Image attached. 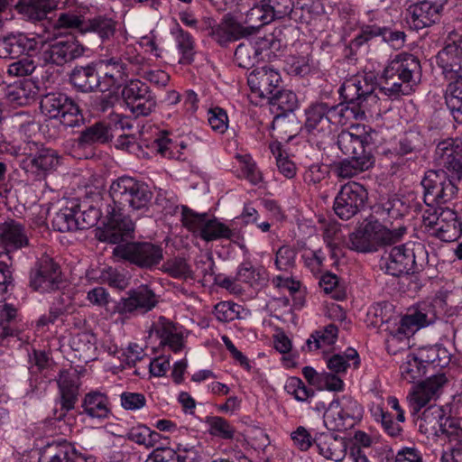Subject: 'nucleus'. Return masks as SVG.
Returning a JSON list of instances; mask_svg holds the SVG:
<instances>
[{
	"label": "nucleus",
	"instance_id": "1",
	"mask_svg": "<svg viewBox=\"0 0 462 462\" xmlns=\"http://www.w3.org/2000/svg\"><path fill=\"white\" fill-rule=\"evenodd\" d=\"M114 205L106 208V222L97 229L96 236L102 242L118 244L132 238L134 222L123 213L128 207L134 210L145 208L152 199V192L143 182L132 177L123 176L114 180L109 189Z\"/></svg>",
	"mask_w": 462,
	"mask_h": 462
},
{
	"label": "nucleus",
	"instance_id": "2",
	"mask_svg": "<svg viewBox=\"0 0 462 462\" xmlns=\"http://www.w3.org/2000/svg\"><path fill=\"white\" fill-rule=\"evenodd\" d=\"M41 51L44 64L62 66L84 54L85 48L75 39L43 44L39 38L24 33H10L0 38V59L14 60L22 54H32Z\"/></svg>",
	"mask_w": 462,
	"mask_h": 462
},
{
	"label": "nucleus",
	"instance_id": "3",
	"mask_svg": "<svg viewBox=\"0 0 462 462\" xmlns=\"http://www.w3.org/2000/svg\"><path fill=\"white\" fill-rule=\"evenodd\" d=\"M347 104L328 105L330 125H345L351 118H363L378 107L379 97L373 75H356L346 79L338 89Z\"/></svg>",
	"mask_w": 462,
	"mask_h": 462
},
{
	"label": "nucleus",
	"instance_id": "4",
	"mask_svg": "<svg viewBox=\"0 0 462 462\" xmlns=\"http://www.w3.org/2000/svg\"><path fill=\"white\" fill-rule=\"evenodd\" d=\"M420 65L418 59L410 53H400L389 61L383 69V83L376 90L395 98L400 95H409L419 83Z\"/></svg>",
	"mask_w": 462,
	"mask_h": 462
},
{
	"label": "nucleus",
	"instance_id": "5",
	"mask_svg": "<svg viewBox=\"0 0 462 462\" xmlns=\"http://www.w3.org/2000/svg\"><path fill=\"white\" fill-rule=\"evenodd\" d=\"M178 209L179 207H176V210ZM180 209L183 226L192 232L194 236L206 242L230 240L241 249H245L244 237L240 232L232 229L217 218L209 217L207 213H196L186 206H181Z\"/></svg>",
	"mask_w": 462,
	"mask_h": 462
},
{
	"label": "nucleus",
	"instance_id": "6",
	"mask_svg": "<svg viewBox=\"0 0 462 462\" xmlns=\"http://www.w3.org/2000/svg\"><path fill=\"white\" fill-rule=\"evenodd\" d=\"M405 232L402 224L390 228L379 221H369L349 235L347 246L358 253H373L383 245L397 242Z\"/></svg>",
	"mask_w": 462,
	"mask_h": 462
},
{
	"label": "nucleus",
	"instance_id": "7",
	"mask_svg": "<svg viewBox=\"0 0 462 462\" xmlns=\"http://www.w3.org/2000/svg\"><path fill=\"white\" fill-rule=\"evenodd\" d=\"M422 226L432 236L443 242L457 240L462 234V223L456 211L449 208H425L421 215Z\"/></svg>",
	"mask_w": 462,
	"mask_h": 462
},
{
	"label": "nucleus",
	"instance_id": "8",
	"mask_svg": "<svg viewBox=\"0 0 462 462\" xmlns=\"http://www.w3.org/2000/svg\"><path fill=\"white\" fill-rule=\"evenodd\" d=\"M19 165L27 175L42 180L56 171L60 165V156L55 150L32 143L22 154Z\"/></svg>",
	"mask_w": 462,
	"mask_h": 462
},
{
	"label": "nucleus",
	"instance_id": "9",
	"mask_svg": "<svg viewBox=\"0 0 462 462\" xmlns=\"http://www.w3.org/2000/svg\"><path fill=\"white\" fill-rule=\"evenodd\" d=\"M42 114L51 119H57L65 127H79L84 124V117L79 106L63 93H49L41 100Z\"/></svg>",
	"mask_w": 462,
	"mask_h": 462
},
{
	"label": "nucleus",
	"instance_id": "10",
	"mask_svg": "<svg viewBox=\"0 0 462 462\" xmlns=\"http://www.w3.org/2000/svg\"><path fill=\"white\" fill-rule=\"evenodd\" d=\"M426 208L445 204L453 199L457 192L455 183L443 170H430L421 180Z\"/></svg>",
	"mask_w": 462,
	"mask_h": 462
},
{
	"label": "nucleus",
	"instance_id": "11",
	"mask_svg": "<svg viewBox=\"0 0 462 462\" xmlns=\"http://www.w3.org/2000/svg\"><path fill=\"white\" fill-rule=\"evenodd\" d=\"M113 254L138 267L152 269L163 258L162 248L149 242H131L116 245Z\"/></svg>",
	"mask_w": 462,
	"mask_h": 462
},
{
	"label": "nucleus",
	"instance_id": "12",
	"mask_svg": "<svg viewBox=\"0 0 462 462\" xmlns=\"http://www.w3.org/2000/svg\"><path fill=\"white\" fill-rule=\"evenodd\" d=\"M436 61L448 80H453L462 75V33L451 30L447 33L444 46L437 56Z\"/></svg>",
	"mask_w": 462,
	"mask_h": 462
},
{
	"label": "nucleus",
	"instance_id": "13",
	"mask_svg": "<svg viewBox=\"0 0 462 462\" xmlns=\"http://www.w3.org/2000/svg\"><path fill=\"white\" fill-rule=\"evenodd\" d=\"M366 200V189L357 182H348L336 196L333 208L338 217L348 220L360 212Z\"/></svg>",
	"mask_w": 462,
	"mask_h": 462
},
{
	"label": "nucleus",
	"instance_id": "14",
	"mask_svg": "<svg viewBox=\"0 0 462 462\" xmlns=\"http://www.w3.org/2000/svg\"><path fill=\"white\" fill-rule=\"evenodd\" d=\"M61 283L60 267L48 255H43L31 270L30 287L33 291L51 292L58 290Z\"/></svg>",
	"mask_w": 462,
	"mask_h": 462
},
{
	"label": "nucleus",
	"instance_id": "15",
	"mask_svg": "<svg viewBox=\"0 0 462 462\" xmlns=\"http://www.w3.org/2000/svg\"><path fill=\"white\" fill-rule=\"evenodd\" d=\"M95 64L101 80V92L118 89L127 82L128 64L118 61L108 52L104 59H100Z\"/></svg>",
	"mask_w": 462,
	"mask_h": 462
},
{
	"label": "nucleus",
	"instance_id": "16",
	"mask_svg": "<svg viewBox=\"0 0 462 462\" xmlns=\"http://www.w3.org/2000/svg\"><path fill=\"white\" fill-rule=\"evenodd\" d=\"M370 139L365 125H353L337 135V144L342 153L348 157L372 156L367 150Z\"/></svg>",
	"mask_w": 462,
	"mask_h": 462
},
{
	"label": "nucleus",
	"instance_id": "17",
	"mask_svg": "<svg viewBox=\"0 0 462 462\" xmlns=\"http://www.w3.org/2000/svg\"><path fill=\"white\" fill-rule=\"evenodd\" d=\"M328 113L326 103L313 104L305 111L304 128L310 136L317 139L318 145L325 143L327 140H332V127Z\"/></svg>",
	"mask_w": 462,
	"mask_h": 462
},
{
	"label": "nucleus",
	"instance_id": "18",
	"mask_svg": "<svg viewBox=\"0 0 462 462\" xmlns=\"http://www.w3.org/2000/svg\"><path fill=\"white\" fill-rule=\"evenodd\" d=\"M131 110L137 116H148L156 106L155 98L152 96L149 87L141 80L134 79L128 82L122 91Z\"/></svg>",
	"mask_w": 462,
	"mask_h": 462
},
{
	"label": "nucleus",
	"instance_id": "19",
	"mask_svg": "<svg viewBox=\"0 0 462 462\" xmlns=\"http://www.w3.org/2000/svg\"><path fill=\"white\" fill-rule=\"evenodd\" d=\"M39 462H97L94 456L78 450L67 441L52 442L44 446Z\"/></svg>",
	"mask_w": 462,
	"mask_h": 462
},
{
	"label": "nucleus",
	"instance_id": "20",
	"mask_svg": "<svg viewBox=\"0 0 462 462\" xmlns=\"http://www.w3.org/2000/svg\"><path fill=\"white\" fill-rule=\"evenodd\" d=\"M434 161L439 167L447 169L453 177H462V143L459 140L447 139L438 143Z\"/></svg>",
	"mask_w": 462,
	"mask_h": 462
},
{
	"label": "nucleus",
	"instance_id": "21",
	"mask_svg": "<svg viewBox=\"0 0 462 462\" xmlns=\"http://www.w3.org/2000/svg\"><path fill=\"white\" fill-rule=\"evenodd\" d=\"M157 304L154 292L148 286H140L127 292V297L122 298L116 305L119 314L145 313Z\"/></svg>",
	"mask_w": 462,
	"mask_h": 462
},
{
	"label": "nucleus",
	"instance_id": "22",
	"mask_svg": "<svg viewBox=\"0 0 462 462\" xmlns=\"http://www.w3.org/2000/svg\"><path fill=\"white\" fill-rule=\"evenodd\" d=\"M58 385L60 394V409L54 408L53 419L61 420L65 418L67 412L75 406L79 394V376L74 373L62 371L58 379Z\"/></svg>",
	"mask_w": 462,
	"mask_h": 462
},
{
	"label": "nucleus",
	"instance_id": "23",
	"mask_svg": "<svg viewBox=\"0 0 462 462\" xmlns=\"http://www.w3.org/2000/svg\"><path fill=\"white\" fill-rule=\"evenodd\" d=\"M445 383V375L438 374L430 376L425 382L415 386L408 396L412 413L419 412L431 400L435 399Z\"/></svg>",
	"mask_w": 462,
	"mask_h": 462
},
{
	"label": "nucleus",
	"instance_id": "24",
	"mask_svg": "<svg viewBox=\"0 0 462 462\" xmlns=\"http://www.w3.org/2000/svg\"><path fill=\"white\" fill-rule=\"evenodd\" d=\"M281 75L271 67H262L254 69L247 78V83L252 92L260 97L269 98L279 88Z\"/></svg>",
	"mask_w": 462,
	"mask_h": 462
},
{
	"label": "nucleus",
	"instance_id": "25",
	"mask_svg": "<svg viewBox=\"0 0 462 462\" xmlns=\"http://www.w3.org/2000/svg\"><path fill=\"white\" fill-rule=\"evenodd\" d=\"M385 272L393 276H401L415 272V254L406 245L393 247L383 259Z\"/></svg>",
	"mask_w": 462,
	"mask_h": 462
},
{
	"label": "nucleus",
	"instance_id": "26",
	"mask_svg": "<svg viewBox=\"0 0 462 462\" xmlns=\"http://www.w3.org/2000/svg\"><path fill=\"white\" fill-rule=\"evenodd\" d=\"M201 30H209L208 34L220 45L237 40L242 35V27L232 18H224L219 23L207 17Z\"/></svg>",
	"mask_w": 462,
	"mask_h": 462
},
{
	"label": "nucleus",
	"instance_id": "27",
	"mask_svg": "<svg viewBox=\"0 0 462 462\" xmlns=\"http://www.w3.org/2000/svg\"><path fill=\"white\" fill-rule=\"evenodd\" d=\"M81 407L82 413L93 420H105L111 414L109 399L99 391L88 393L82 400Z\"/></svg>",
	"mask_w": 462,
	"mask_h": 462
},
{
	"label": "nucleus",
	"instance_id": "28",
	"mask_svg": "<svg viewBox=\"0 0 462 462\" xmlns=\"http://www.w3.org/2000/svg\"><path fill=\"white\" fill-rule=\"evenodd\" d=\"M156 336L160 338V344L168 346L172 352L177 353L184 347V338L176 326L164 317H160L153 324Z\"/></svg>",
	"mask_w": 462,
	"mask_h": 462
},
{
	"label": "nucleus",
	"instance_id": "29",
	"mask_svg": "<svg viewBox=\"0 0 462 462\" xmlns=\"http://www.w3.org/2000/svg\"><path fill=\"white\" fill-rule=\"evenodd\" d=\"M69 80L75 88L82 92H90L95 89L101 91V80L95 63L74 69Z\"/></svg>",
	"mask_w": 462,
	"mask_h": 462
},
{
	"label": "nucleus",
	"instance_id": "30",
	"mask_svg": "<svg viewBox=\"0 0 462 462\" xmlns=\"http://www.w3.org/2000/svg\"><path fill=\"white\" fill-rule=\"evenodd\" d=\"M314 444L319 453L325 458L338 462L345 457V443L342 439L328 433L317 434Z\"/></svg>",
	"mask_w": 462,
	"mask_h": 462
},
{
	"label": "nucleus",
	"instance_id": "31",
	"mask_svg": "<svg viewBox=\"0 0 462 462\" xmlns=\"http://www.w3.org/2000/svg\"><path fill=\"white\" fill-rule=\"evenodd\" d=\"M429 324L427 315L420 310H414L402 318L400 325L396 331L391 335L388 342L394 343L402 339H407L418 329Z\"/></svg>",
	"mask_w": 462,
	"mask_h": 462
},
{
	"label": "nucleus",
	"instance_id": "32",
	"mask_svg": "<svg viewBox=\"0 0 462 462\" xmlns=\"http://www.w3.org/2000/svg\"><path fill=\"white\" fill-rule=\"evenodd\" d=\"M57 4L56 0H21L16 9L28 20L41 21L57 7Z\"/></svg>",
	"mask_w": 462,
	"mask_h": 462
},
{
	"label": "nucleus",
	"instance_id": "33",
	"mask_svg": "<svg viewBox=\"0 0 462 462\" xmlns=\"http://www.w3.org/2000/svg\"><path fill=\"white\" fill-rule=\"evenodd\" d=\"M248 5L244 20L248 28L256 30L273 21L265 0H249Z\"/></svg>",
	"mask_w": 462,
	"mask_h": 462
},
{
	"label": "nucleus",
	"instance_id": "34",
	"mask_svg": "<svg viewBox=\"0 0 462 462\" xmlns=\"http://www.w3.org/2000/svg\"><path fill=\"white\" fill-rule=\"evenodd\" d=\"M112 137L110 127L103 122H97L80 133L77 144L79 148H85L94 143H107Z\"/></svg>",
	"mask_w": 462,
	"mask_h": 462
},
{
	"label": "nucleus",
	"instance_id": "35",
	"mask_svg": "<svg viewBox=\"0 0 462 462\" xmlns=\"http://www.w3.org/2000/svg\"><path fill=\"white\" fill-rule=\"evenodd\" d=\"M1 237L7 252L20 249L29 244L23 226L14 221L4 224Z\"/></svg>",
	"mask_w": 462,
	"mask_h": 462
},
{
	"label": "nucleus",
	"instance_id": "36",
	"mask_svg": "<svg viewBox=\"0 0 462 462\" xmlns=\"http://www.w3.org/2000/svg\"><path fill=\"white\" fill-rule=\"evenodd\" d=\"M373 164V156L349 157V159H345L337 164L336 172L340 178H352L362 171H367Z\"/></svg>",
	"mask_w": 462,
	"mask_h": 462
},
{
	"label": "nucleus",
	"instance_id": "37",
	"mask_svg": "<svg viewBox=\"0 0 462 462\" xmlns=\"http://www.w3.org/2000/svg\"><path fill=\"white\" fill-rule=\"evenodd\" d=\"M235 60L241 68H253L262 60V49L256 42L246 40L236 47Z\"/></svg>",
	"mask_w": 462,
	"mask_h": 462
},
{
	"label": "nucleus",
	"instance_id": "38",
	"mask_svg": "<svg viewBox=\"0 0 462 462\" xmlns=\"http://www.w3.org/2000/svg\"><path fill=\"white\" fill-rule=\"evenodd\" d=\"M449 81L446 90V103L455 121L462 124V75Z\"/></svg>",
	"mask_w": 462,
	"mask_h": 462
},
{
	"label": "nucleus",
	"instance_id": "39",
	"mask_svg": "<svg viewBox=\"0 0 462 462\" xmlns=\"http://www.w3.org/2000/svg\"><path fill=\"white\" fill-rule=\"evenodd\" d=\"M177 49L181 54L180 63H191L195 54V41L191 34L184 31L179 24L171 29Z\"/></svg>",
	"mask_w": 462,
	"mask_h": 462
},
{
	"label": "nucleus",
	"instance_id": "40",
	"mask_svg": "<svg viewBox=\"0 0 462 462\" xmlns=\"http://www.w3.org/2000/svg\"><path fill=\"white\" fill-rule=\"evenodd\" d=\"M360 360L358 353L354 348H347L343 354H335L327 360L328 368L335 374L346 373L351 365L357 368Z\"/></svg>",
	"mask_w": 462,
	"mask_h": 462
},
{
	"label": "nucleus",
	"instance_id": "41",
	"mask_svg": "<svg viewBox=\"0 0 462 462\" xmlns=\"http://www.w3.org/2000/svg\"><path fill=\"white\" fill-rule=\"evenodd\" d=\"M35 96V91L31 82L24 81L11 85L7 88L6 97L15 106L28 105Z\"/></svg>",
	"mask_w": 462,
	"mask_h": 462
},
{
	"label": "nucleus",
	"instance_id": "42",
	"mask_svg": "<svg viewBox=\"0 0 462 462\" xmlns=\"http://www.w3.org/2000/svg\"><path fill=\"white\" fill-rule=\"evenodd\" d=\"M338 329L334 324H329L320 330L315 331L307 340L310 350H317L323 346L333 345L337 338Z\"/></svg>",
	"mask_w": 462,
	"mask_h": 462
},
{
	"label": "nucleus",
	"instance_id": "43",
	"mask_svg": "<svg viewBox=\"0 0 462 462\" xmlns=\"http://www.w3.org/2000/svg\"><path fill=\"white\" fill-rule=\"evenodd\" d=\"M401 376L408 383L420 380L426 374V365L421 364L416 355L409 354L400 367Z\"/></svg>",
	"mask_w": 462,
	"mask_h": 462
},
{
	"label": "nucleus",
	"instance_id": "44",
	"mask_svg": "<svg viewBox=\"0 0 462 462\" xmlns=\"http://www.w3.org/2000/svg\"><path fill=\"white\" fill-rule=\"evenodd\" d=\"M106 51L114 59L126 64L139 65L143 60V57L138 53L137 50L130 44H112L107 48Z\"/></svg>",
	"mask_w": 462,
	"mask_h": 462
},
{
	"label": "nucleus",
	"instance_id": "45",
	"mask_svg": "<svg viewBox=\"0 0 462 462\" xmlns=\"http://www.w3.org/2000/svg\"><path fill=\"white\" fill-rule=\"evenodd\" d=\"M411 208L406 199L393 197L381 205V215L389 219L398 220L405 216Z\"/></svg>",
	"mask_w": 462,
	"mask_h": 462
},
{
	"label": "nucleus",
	"instance_id": "46",
	"mask_svg": "<svg viewBox=\"0 0 462 462\" xmlns=\"http://www.w3.org/2000/svg\"><path fill=\"white\" fill-rule=\"evenodd\" d=\"M206 423L211 436L225 440H231L235 438L236 429L227 420L219 416H212L207 417Z\"/></svg>",
	"mask_w": 462,
	"mask_h": 462
},
{
	"label": "nucleus",
	"instance_id": "47",
	"mask_svg": "<svg viewBox=\"0 0 462 462\" xmlns=\"http://www.w3.org/2000/svg\"><path fill=\"white\" fill-rule=\"evenodd\" d=\"M332 402L338 404L341 415L343 414L344 418L351 423V427L362 419L364 409L352 397L343 396L340 399L333 400Z\"/></svg>",
	"mask_w": 462,
	"mask_h": 462
},
{
	"label": "nucleus",
	"instance_id": "48",
	"mask_svg": "<svg viewBox=\"0 0 462 462\" xmlns=\"http://www.w3.org/2000/svg\"><path fill=\"white\" fill-rule=\"evenodd\" d=\"M126 437L130 441L149 448L154 447L160 436L144 425H137L128 430Z\"/></svg>",
	"mask_w": 462,
	"mask_h": 462
},
{
	"label": "nucleus",
	"instance_id": "49",
	"mask_svg": "<svg viewBox=\"0 0 462 462\" xmlns=\"http://www.w3.org/2000/svg\"><path fill=\"white\" fill-rule=\"evenodd\" d=\"M338 408L339 406L337 402H331L324 413V425L329 430L341 431L351 427V423L344 418L343 414L341 415Z\"/></svg>",
	"mask_w": 462,
	"mask_h": 462
},
{
	"label": "nucleus",
	"instance_id": "50",
	"mask_svg": "<svg viewBox=\"0 0 462 462\" xmlns=\"http://www.w3.org/2000/svg\"><path fill=\"white\" fill-rule=\"evenodd\" d=\"M424 145L423 137L415 131L406 133L396 144L395 152L401 156L417 152Z\"/></svg>",
	"mask_w": 462,
	"mask_h": 462
},
{
	"label": "nucleus",
	"instance_id": "51",
	"mask_svg": "<svg viewBox=\"0 0 462 462\" xmlns=\"http://www.w3.org/2000/svg\"><path fill=\"white\" fill-rule=\"evenodd\" d=\"M52 226L60 232L76 231V208H63L57 212L52 219Z\"/></svg>",
	"mask_w": 462,
	"mask_h": 462
},
{
	"label": "nucleus",
	"instance_id": "52",
	"mask_svg": "<svg viewBox=\"0 0 462 462\" xmlns=\"http://www.w3.org/2000/svg\"><path fill=\"white\" fill-rule=\"evenodd\" d=\"M162 271L173 278L194 279L191 267L183 258H173L166 261L162 264Z\"/></svg>",
	"mask_w": 462,
	"mask_h": 462
},
{
	"label": "nucleus",
	"instance_id": "53",
	"mask_svg": "<svg viewBox=\"0 0 462 462\" xmlns=\"http://www.w3.org/2000/svg\"><path fill=\"white\" fill-rule=\"evenodd\" d=\"M13 61L7 66L6 74L11 78H22L32 75L36 69V62L32 54Z\"/></svg>",
	"mask_w": 462,
	"mask_h": 462
},
{
	"label": "nucleus",
	"instance_id": "54",
	"mask_svg": "<svg viewBox=\"0 0 462 462\" xmlns=\"http://www.w3.org/2000/svg\"><path fill=\"white\" fill-rule=\"evenodd\" d=\"M179 146L185 148L182 143L179 144L176 142H172L165 134H162L154 140L152 148L164 158L179 159Z\"/></svg>",
	"mask_w": 462,
	"mask_h": 462
},
{
	"label": "nucleus",
	"instance_id": "55",
	"mask_svg": "<svg viewBox=\"0 0 462 462\" xmlns=\"http://www.w3.org/2000/svg\"><path fill=\"white\" fill-rule=\"evenodd\" d=\"M271 105L282 113L292 112L297 107V97L290 90H276L269 97Z\"/></svg>",
	"mask_w": 462,
	"mask_h": 462
},
{
	"label": "nucleus",
	"instance_id": "56",
	"mask_svg": "<svg viewBox=\"0 0 462 462\" xmlns=\"http://www.w3.org/2000/svg\"><path fill=\"white\" fill-rule=\"evenodd\" d=\"M236 160L239 163V168L245 179L254 185L262 181V173L259 171L255 162L249 154L237 155Z\"/></svg>",
	"mask_w": 462,
	"mask_h": 462
},
{
	"label": "nucleus",
	"instance_id": "57",
	"mask_svg": "<svg viewBox=\"0 0 462 462\" xmlns=\"http://www.w3.org/2000/svg\"><path fill=\"white\" fill-rule=\"evenodd\" d=\"M17 310L12 305L5 304L0 310V337H6L14 335V322Z\"/></svg>",
	"mask_w": 462,
	"mask_h": 462
},
{
	"label": "nucleus",
	"instance_id": "58",
	"mask_svg": "<svg viewBox=\"0 0 462 462\" xmlns=\"http://www.w3.org/2000/svg\"><path fill=\"white\" fill-rule=\"evenodd\" d=\"M444 411L439 406H430L422 415V420L426 426H430L434 435L439 436V425L448 420Z\"/></svg>",
	"mask_w": 462,
	"mask_h": 462
},
{
	"label": "nucleus",
	"instance_id": "59",
	"mask_svg": "<svg viewBox=\"0 0 462 462\" xmlns=\"http://www.w3.org/2000/svg\"><path fill=\"white\" fill-rule=\"evenodd\" d=\"M285 390L299 402H306L314 395V391L308 388L298 377H291L287 380Z\"/></svg>",
	"mask_w": 462,
	"mask_h": 462
},
{
	"label": "nucleus",
	"instance_id": "60",
	"mask_svg": "<svg viewBox=\"0 0 462 462\" xmlns=\"http://www.w3.org/2000/svg\"><path fill=\"white\" fill-rule=\"evenodd\" d=\"M439 437H443L449 442H462V425L455 419L448 417L439 425Z\"/></svg>",
	"mask_w": 462,
	"mask_h": 462
},
{
	"label": "nucleus",
	"instance_id": "61",
	"mask_svg": "<svg viewBox=\"0 0 462 462\" xmlns=\"http://www.w3.org/2000/svg\"><path fill=\"white\" fill-rule=\"evenodd\" d=\"M194 279L214 275L215 262L211 254H201L196 257L194 262Z\"/></svg>",
	"mask_w": 462,
	"mask_h": 462
},
{
	"label": "nucleus",
	"instance_id": "62",
	"mask_svg": "<svg viewBox=\"0 0 462 462\" xmlns=\"http://www.w3.org/2000/svg\"><path fill=\"white\" fill-rule=\"evenodd\" d=\"M240 306L230 302H218L214 309V316L221 322H229L238 318Z\"/></svg>",
	"mask_w": 462,
	"mask_h": 462
},
{
	"label": "nucleus",
	"instance_id": "63",
	"mask_svg": "<svg viewBox=\"0 0 462 462\" xmlns=\"http://www.w3.org/2000/svg\"><path fill=\"white\" fill-rule=\"evenodd\" d=\"M296 252L293 248L283 245L275 254V266L278 270L289 272L295 264Z\"/></svg>",
	"mask_w": 462,
	"mask_h": 462
},
{
	"label": "nucleus",
	"instance_id": "64",
	"mask_svg": "<svg viewBox=\"0 0 462 462\" xmlns=\"http://www.w3.org/2000/svg\"><path fill=\"white\" fill-rule=\"evenodd\" d=\"M406 22L409 26L416 31L430 26L432 23L427 18L416 4L411 5L406 12Z\"/></svg>",
	"mask_w": 462,
	"mask_h": 462
}]
</instances>
